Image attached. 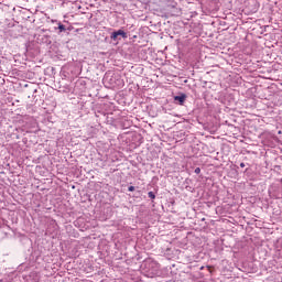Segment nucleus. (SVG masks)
Returning <instances> with one entry per match:
<instances>
[{
  "mask_svg": "<svg viewBox=\"0 0 282 282\" xmlns=\"http://www.w3.org/2000/svg\"><path fill=\"white\" fill-rule=\"evenodd\" d=\"M111 41H122V39H127V32L122 30H118L111 33Z\"/></svg>",
  "mask_w": 282,
  "mask_h": 282,
  "instance_id": "1",
  "label": "nucleus"
},
{
  "mask_svg": "<svg viewBox=\"0 0 282 282\" xmlns=\"http://www.w3.org/2000/svg\"><path fill=\"white\" fill-rule=\"evenodd\" d=\"M174 102L176 105H184V102H186V94H181L178 96H174Z\"/></svg>",
  "mask_w": 282,
  "mask_h": 282,
  "instance_id": "2",
  "label": "nucleus"
},
{
  "mask_svg": "<svg viewBox=\"0 0 282 282\" xmlns=\"http://www.w3.org/2000/svg\"><path fill=\"white\" fill-rule=\"evenodd\" d=\"M57 30H59V32H67V29H66L65 25L62 24V23L58 24Z\"/></svg>",
  "mask_w": 282,
  "mask_h": 282,
  "instance_id": "3",
  "label": "nucleus"
},
{
  "mask_svg": "<svg viewBox=\"0 0 282 282\" xmlns=\"http://www.w3.org/2000/svg\"><path fill=\"white\" fill-rule=\"evenodd\" d=\"M148 197H150V199H155V193L149 192Z\"/></svg>",
  "mask_w": 282,
  "mask_h": 282,
  "instance_id": "4",
  "label": "nucleus"
},
{
  "mask_svg": "<svg viewBox=\"0 0 282 282\" xmlns=\"http://www.w3.org/2000/svg\"><path fill=\"white\" fill-rule=\"evenodd\" d=\"M194 173H196V175H199V173H202V169L196 167V169L194 170Z\"/></svg>",
  "mask_w": 282,
  "mask_h": 282,
  "instance_id": "5",
  "label": "nucleus"
},
{
  "mask_svg": "<svg viewBox=\"0 0 282 282\" xmlns=\"http://www.w3.org/2000/svg\"><path fill=\"white\" fill-rule=\"evenodd\" d=\"M128 191H129L130 193H133V191H135V187H134V186H129V187H128Z\"/></svg>",
  "mask_w": 282,
  "mask_h": 282,
  "instance_id": "6",
  "label": "nucleus"
},
{
  "mask_svg": "<svg viewBox=\"0 0 282 282\" xmlns=\"http://www.w3.org/2000/svg\"><path fill=\"white\" fill-rule=\"evenodd\" d=\"M241 169H246V163H240Z\"/></svg>",
  "mask_w": 282,
  "mask_h": 282,
  "instance_id": "7",
  "label": "nucleus"
}]
</instances>
